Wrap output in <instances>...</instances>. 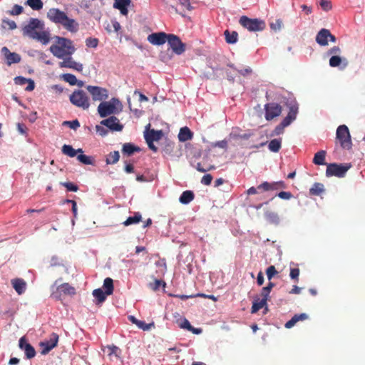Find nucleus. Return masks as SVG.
Segmentation results:
<instances>
[{"instance_id":"obj_11","label":"nucleus","mask_w":365,"mask_h":365,"mask_svg":"<svg viewBox=\"0 0 365 365\" xmlns=\"http://www.w3.org/2000/svg\"><path fill=\"white\" fill-rule=\"evenodd\" d=\"M168 43L173 51L178 55L182 54L185 51V44L182 43L180 38L175 34H169Z\"/></svg>"},{"instance_id":"obj_51","label":"nucleus","mask_w":365,"mask_h":365,"mask_svg":"<svg viewBox=\"0 0 365 365\" xmlns=\"http://www.w3.org/2000/svg\"><path fill=\"white\" fill-rule=\"evenodd\" d=\"M319 5L324 11H328L331 9V2L329 0H320Z\"/></svg>"},{"instance_id":"obj_53","label":"nucleus","mask_w":365,"mask_h":365,"mask_svg":"<svg viewBox=\"0 0 365 365\" xmlns=\"http://www.w3.org/2000/svg\"><path fill=\"white\" fill-rule=\"evenodd\" d=\"M196 168L197 170L200 172V173H205V172H207L210 170H213L215 169V166L214 165H209L208 167H203L202 163H197V166H196Z\"/></svg>"},{"instance_id":"obj_52","label":"nucleus","mask_w":365,"mask_h":365,"mask_svg":"<svg viewBox=\"0 0 365 365\" xmlns=\"http://www.w3.org/2000/svg\"><path fill=\"white\" fill-rule=\"evenodd\" d=\"M86 44L88 47L96 48L98 44V39L96 38H88L86 40Z\"/></svg>"},{"instance_id":"obj_16","label":"nucleus","mask_w":365,"mask_h":365,"mask_svg":"<svg viewBox=\"0 0 365 365\" xmlns=\"http://www.w3.org/2000/svg\"><path fill=\"white\" fill-rule=\"evenodd\" d=\"M101 125L106 126L113 131H120L123 129V125L120 124L119 119L115 116H111L103 120Z\"/></svg>"},{"instance_id":"obj_28","label":"nucleus","mask_w":365,"mask_h":365,"mask_svg":"<svg viewBox=\"0 0 365 365\" xmlns=\"http://www.w3.org/2000/svg\"><path fill=\"white\" fill-rule=\"evenodd\" d=\"M325 191L324 185L321 182H314L313 186L309 189L310 195L319 196Z\"/></svg>"},{"instance_id":"obj_40","label":"nucleus","mask_w":365,"mask_h":365,"mask_svg":"<svg viewBox=\"0 0 365 365\" xmlns=\"http://www.w3.org/2000/svg\"><path fill=\"white\" fill-rule=\"evenodd\" d=\"M26 4L36 11L41 9L43 6L41 0H27Z\"/></svg>"},{"instance_id":"obj_45","label":"nucleus","mask_w":365,"mask_h":365,"mask_svg":"<svg viewBox=\"0 0 365 365\" xmlns=\"http://www.w3.org/2000/svg\"><path fill=\"white\" fill-rule=\"evenodd\" d=\"M274 287V284L272 282H269L268 285L264 287L262 290H261V296L267 299V297L269 295L270 291L272 287Z\"/></svg>"},{"instance_id":"obj_9","label":"nucleus","mask_w":365,"mask_h":365,"mask_svg":"<svg viewBox=\"0 0 365 365\" xmlns=\"http://www.w3.org/2000/svg\"><path fill=\"white\" fill-rule=\"evenodd\" d=\"M119 101L113 98L112 101H103L98 106V115H101V118H105L109 115H113L115 112V103H118Z\"/></svg>"},{"instance_id":"obj_48","label":"nucleus","mask_w":365,"mask_h":365,"mask_svg":"<svg viewBox=\"0 0 365 365\" xmlns=\"http://www.w3.org/2000/svg\"><path fill=\"white\" fill-rule=\"evenodd\" d=\"M277 274V271L274 265H270L266 269V275L269 280H271L273 276Z\"/></svg>"},{"instance_id":"obj_42","label":"nucleus","mask_w":365,"mask_h":365,"mask_svg":"<svg viewBox=\"0 0 365 365\" xmlns=\"http://www.w3.org/2000/svg\"><path fill=\"white\" fill-rule=\"evenodd\" d=\"M6 60L8 64L11 65V63H17L21 61L20 56L16 53H9L6 55Z\"/></svg>"},{"instance_id":"obj_13","label":"nucleus","mask_w":365,"mask_h":365,"mask_svg":"<svg viewBox=\"0 0 365 365\" xmlns=\"http://www.w3.org/2000/svg\"><path fill=\"white\" fill-rule=\"evenodd\" d=\"M58 341V335L56 334H51L50 339L45 340L40 343L41 348V354H46L51 351L53 348H56Z\"/></svg>"},{"instance_id":"obj_57","label":"nucleus","mask_w":365,"mask_h":365,"mask_svg":"<svg viewBox=\"0 0 365 365\" xmlns=\"http://www.w3.org/2000/svg\"><path fill=\"white\" fill-rule=\"evenodd\" d=\"M299 269L298 268H293L291 269V272H289V277L295 282H298L299 280Z\"/></svg>"},{"instance_id":"obj_41","label":"nucleus","mask_w":365,"mask_h":365,"mask_svg":"<svg viewBox=\"0 0 365 365\" xmlns=\"http://www.w3.org/2000/svg\"><path fill=\"white\" fill-rule=\"evenodd\" d=\"M120 158V154L118 151H113L109 153L108 158H106L107 164H114L118 162Z\"/></svg>"},{"instance_id":"obj_19","label":"nucleus","mask_w":365,"mask_h":365,"mask_svg":"<svg viewBox=\"0 0 365 365\" xmlns=\"http://www.w3.org/2000/svg\"><path fill=\"white\" fill-rule=\"evenodd\" d=\"M298 104L294 103L289 106L288 114L287 115L286 118H283L282 120V121H284V125H290V123H292L298 114Z\"/></svg>"},{"instance_id":"obj_33","label":"nucleus","mask_w":365,"mask_h":365,"mask_svg":"<svg viewBox=\"0 0 365 365\" xmlns=\"http://www.w3.org/2000/svg\"><path fill=\"white\" fill-rule=\"evenodd\" d=\"M326 151L320 150L315 153L313 163L316 165H325Z\"/></svg>"},{"instance_id":"obj_35","label":"nucleus","mask_w":365,"mask_h":365,"mask_svg":"<svg viewBox=\"0 0 365 365\" xmlns=\"http://www.w3.org/2000/svg\"><path fill=\"white\" fill-rule=\"evenodd\" d=\"M266 303H267V299L264 298V297L261 299H257L254 300L252 307V313L257 312L259 310H260L262 308L264 307V306L266 304Z\"/></svg>"},{"instance_id":"obj_61","label":"nucleus","mask_w":365,"mask_h":365,"mask_svg":"<svg viewBox=\"0 0 365 365\" xmlns=\"http://www.w3.org/2000/svg\"><path fill=\"white\" fill-rule=\"evenodd\" d=\"M237 71L240 75H242L243 76H247L248 75H250L252 72V70L250 67H247L245 68L237 69Z\"/></svg>"},{"instance_id":"obj_62","label":"nucleus","mask_w":365,"mask_h":365,"mask_svg":"<svg viewBox=\"0 0 365 365\" xmlns=\"http://www.w3.org/2000/svg\"><path fill=\"white\" fill-rule=\"evenodd\" d=\"M180 327L182 329H186L189 330L191 329L192 325L188 322L187 319H185L182 320V322H180Z\"/></svg>"},{"instance_id":"obj_4","label":"nucleus","mask_w":365,"mask_h":365,"mask_svg":"<svg viewBox=\"0 0 365 365\" xmlns=\"http://www.w3.org/2000/svg\"><path fill=\"white\" fill-rule=\"evenodd\" d=\"M336 140L344 149L350 150L353 143L351 140L349 128L345 125H341L336 129Z\"/></svg>"},{"instance_id":"obj_55","label":"nucleus","mask_w":365,"mask_h":365,"mask_svg":"<svg viewBox=\"0 0 365 365\" xmlns=\"http://www.w3.org/2000/svg\"><path fill=\"white\" fill-rule=\"evenodd\" d=\"M165 286V283L160 279H155L153 284H150V287H151L153 290H158L160 286Z\"/></svg>"},{"instance_id":"obj_17","label":"nucleus","mask_w":365,"mask_h":365,"mask_svg":"<svg viewBox=\"0 0 365 365\" xmlns=\"http://www.w3.org/2000/svg\"><path fill=\"white\" fill-rule=\"evenodd\" d=\"M63 59V61L59 63L60 67L73 68L79 71L83 70V65L76 62L71 56H67Z\"/></svg>"},{"instance_id":"obj_23","label":"nucleus","mask_w":365,"mask_h":365,"mask_svg":"<svg viewBox=\"0 0 365 365\" xmlns=\"http://www.w3.org/2000/svg\"><path fill=\"white\" fill-rule=\"evenodd\" d=\"M131 3V0H116L113 4V8L118 9L120 14L123 16H127L128 14V6Z\"/></svg>"},{"instance_id":"obj_7","label":"nucleus","mask_w":365,"mask_h":365,"mask_svg":"<svg viewBox=\"0 0 365 365\" xmlns=\"http://www.w3.org/2000/svg\"><path fill=\"white\" fill-rule=\"evenodd\" d=\"M149 127L150 124H148L147 128ZM163 133L162 130H155L154 129H147L145 133H144V139L146 140L148 148L154 153L157 152L158 148L155 146L153 142L160 140L163 138Z\"/></svg>"},{"instance_id":"obj_24","label":"nucleus","mask_w":365,"mask_h":365,"mask_svg":"<svg viewBox=\"0 0 365 365\" xmlns=\"http://www.w3.org/2000/svg\"><path fill=\"white\" fill-rule=\"evenodd\" d=\"M309 319V316L307 314L302 313V314H295L292 319L287 322L285 324V327L287 329H291L292 328L295 324H297L299 321H304Z\"/></svg>"},{"instance_id":"obj_1","label":"nucleus","mask_w":365,"mask_h":365,"mask_svg":"<svg viewBox=\"0 0 365 365\" xmlns=\"http://www.w3.org/2000/svg\"><path fill=\"white\" fill-rule=\"evenodd\" d=\"M43 24L38 19L31 18L29 23L23 28L24 36L37 40L43 44H47L50 41V33L43 31Z\"/></svg>"},{"instance_id":"obj_5","label":"nucleus","mask_w":365,"mask_h":365,"mask_svg":"<svg viewBox=\"0 0 365 365\" xmlns=\"http://www.w3.org/2000/svg\"><path fill=\"white\" fill-rule=\"evenodd\" d=\"M240 24L250 31H262L266 26L264 21L258 19H250L246 16L240 17Z\"/></svg>"},{"instance_id":"obj_2","label":"nucleus","mask_w":365,"mask_h":365,"mask_svg":"<svg viewBox=\"0 0 365 365\" xmlns=\"http://www.w3.org/2000/svg\"><path fill=\"white\" fill-rule=\"evenodd\" d=\"M47 17L51 21L61 25L71 33H76L79 29L78 23L75 19L69 18L64 11L59 9H50L47 13Z\"/></svg>"},{"instance_id":"obj_64","label":"nucleus","mask_w":365,"mask_h":365,"mask_svg":"<svg viewBox=\"0 0 365 365\" xmlns=\"http://www.w3.org/2000/svg\"><path fill=\"white\" fill-rule=\"evenodd\" d=\"M17 129L21 135H25L26 133V128L24 124L18 123Z\"/></svg>"},{"instance_id":"obj_49","label":"nucleus","mask_w":365,"mask_h":365,"mask_svg":"<svg viewBox=\"0 0 365 365\" xmlns=\"http://www.w3.org/2000/svg\"><path fill=\"white\" fill-rule=\"evenodd\" d=\"M341 53V48L337 46H333L331 48H330L327 52V54L328 56H340Z\"/></svg>"},{"instance_id":"obj_22","label":"nucleus","mask_w":365,"mask_h":365,"mask_svg":"<svg viewBox=\"0 0 365 365\" xmlns=\"http://www.w3.org/2000/svg\"><path fill=\"white\" fill-rule=\"evenodd\" d=\"M11 285L14 289L19 295H21L25 292L26 284L24 279L21 278H15L11 279Z\"/></svg>"},{"instance_id":"obj_21","label":"nucleus","mask_w":365,"mask_h":365,"mask_svg":"<svg viewBox=\"0 0 365 365\" xmlns=\"http://www.w3.org/2000/svg\"><path fill=\"white\" fill-rule=\"evenodd\" d=\"M14 82L16 85L26 86V91H33L35 88L34 81L30 78H26L21 76H17L14 78Z\"/></svg>"},{"instance_id":"obj_47","label":"nucleus","mask_w":365,"mask_h":365,"mask_svg":"<svg viewBox=\"0 0 365 365\" xmlns=\"http://www.w3.org/2000/svg\"><path fill=\"white\" fill-rule=\"evenodd\" d=\"M63 125H67L71 129H77L80 127V123L77 119L73 120H65L63 123Z\"/></svg>"},{"instance_id":"obj_14","label":"nucleus","mask_w":365,"mask_h":365,"mask_svg":"<svg viewBox=\"0 0 365 365\" xmlns=\"http://www.w3.org/2000/svg\"><path fill=\"white\" fill-rule=\"evenodd\" d=\"M169 34L164 32L153 33L148 36V41L153 45H163L168 42Z\"/></svg>"},{"instance_id":"obj_10","label":"nucleus","mask_w":365,"mask_h":365,"mask_svg":"<svg viewBox=\"0 0 365 365\" xmlns=\"http://www.w3.org/2000/svg\"><path fill=\"white\" fill-rule=\"evenodd\" d=\"M282 106L276 103H269L264 105V118L267 120H271L282 113Z\"/></svg>"},{"instance_id":"obj_46","label":"nucleus","mask_w":365,"mask_h":365,"mask_svg":"<svg viewBox=\"0 0 365 365\" xmlns=\"http://www.w3.org/2000/svg\"><path fill=\"white\" fill-rule=\"evenodd\" d=\"M60 185L67 188V190L69 192H76L79 190V187L73 182H60Z\"/></svg>"},{"instance_id":"obj_60","label":"nucleus","mask_w":365,"mask_h":365,"mask_svg":"<svg viewBox=\"0 0 365 365\" xmlns=\"http://www.w3.org/2000/svg\"><path fill=\"white\" fill-rule=\"evenodd\" d=\"M277 196L283 200H289L292 197V192L282 191L277 193Z\"/></svg>"},{"instance_id":"obj_63","label":"nucleus","mask_w":365,"mask_h":365,"mask_svg":"<svg viewBox=\"0 0 365 365\" xmlns=\"http://www.w3.org/2000/svg\"><path fill=\"white\" fill-rule=\"evenodd\" d=\"M180 4L184 6L187 10H192V7L190 4V0H179Z\"/></svg>"},{"instance_id":"obj_27","label":"nucleus","mask_w":365,"mask_h":365,"mask_svg":"<svg viewBox=\"0 0 365 365\" xmlns=\"http://www.w3.org/2000/svg\"><path fill=\"white\" fill-rule=\"evenodd\" d=\"M62 153L70 158H74L77 153H82L83 151L81 148L75 150L71 145L65 144L62 148Z\"/></svg>"},{"instance_id":"obj_15","label":"nucleus","mask_w":365,"mask_h":365,"mask_svg":"<svg viewBox=\"0 0 365 365\" xmlns=\"http://www.w3.org/2000/svg\"><path fill=\"white\" fill-rule=\"evenodd\" d=\"M19 349L24 351L26 358L34 359L35 357V348L30 343H28L24 337L19 339Z\"/></svg>"},{"instance_id":"obj_44","label":"nucleus","mask_w":365,"mask_h":365,"mask_svg":"<svg viewBox=\"0 0 365 365\" xmlns=\"http://www.w3.org/2000/svg\"><path fill=\"white\" fill-rule=\"evenodd\" d=\"M2 27L4 29H9L10 30H14L16 28V24L14 21L9 19H3L2 20Z\"/></svg>"},{"instance_id":"obj_43","label":"nucleus","mask_w":365,"mask_h":365,"mask_svg":"<svg viewBox=\"0 0 365 365\" xmlns=\"http://www.w3.org/2000/svg\"><path fill=\"white\" fill-rule=\"evenodd\" d=\"M77 160H79L81 163L85 164V165H92L93 160L91 157L86 155L85 154H82V153H80L79 155L76 157Z\"/></svg>"},{"instance_id":"obj_3","label":"nucleus","mask_w":365,"mask_h":365,"mask_svg":"<svg viewBox=\"0 0 365 365\" xmlns=\"http://www.w3.org/2000/svg\"><path fill=\"white\" fill-rule=\"evenodd\" d=\"M56 43L50 47V51L58 58H64L67 56H71L76 51L73 42L66 38L55 36Z\"/></svg>"},{"instance_id":"obj_37","label":"nucleus","mask_w":365,"mask_h":365,"mask_svg":"<svg viewBox=\"0 0 365 365\" xmlns=\"http://www.w3.org/2000/svg\"><path fill=\"white\" fill-rule=\"evenodd\" d=\"M107 294L106 291L103 292L102 289H97L93 290V296L98 300V303H102L106 300Z\"/></svg>"},{"instance_id":"obj_36","label":"nucleus","mask_w":365,"mask_h":365,"mask_svg":"<svg viewBox=\"0 0 365 365\" xmlns=\"http://www.w3.org/2000/svg\"><path fill=\"white\" fill-rule=\"evenodd\" d=\"M142 220L141 214L139 212H135V215L133 217H128L125 221L123 222L124 226H130L131 225L137 224L140 222Z\"/></svg>"},{"instance_id":"obj_25","label":"nucleus","mask_w":365,"mask_h":365,"mask_svg":"<svg viewBox=\"0 0 365 365\" xmlns=\"http://www.w3.org/2000/svg\"><path fill=\"white\" fill-rule=\"evenodd\" d=\"M63 79L68 83L71 86L77 85L81 88L83 86V82L82 81H78L76 77L71 73H66L63 75Z\"/></svg>"},{"instance_id":"obj_12","label":"nucleus","mask_w":365,"mask_h":365,"mask_svg":"<svg viewBox=\"0 0 365 365\" xmlns=\"http://www.w3.org/2000/svg\"><path fill=\"white\" fill-rule=\"evenodd\" d=\"M329 41L335 43L336 41V38L331 34L329 30L327 29H322L316 36L317 43L321 46H328Z\"/></svg>"},{"instance_id":"obj_39","label":"nucleus","mask_w":365,"mask_h":365,"mask_svg":"<svg viewBox=\"0 0 365 365\" xmlns=\"http://www.w3.org/2000/svg\"><path fill=\"white\" fill-rule=\"evenodd\" d=\"M103 288L106 289L107 294H113L114 290L113 280L109 277L105 279L103 281Z\"/></svg>"},{"instance_id":"obj_29","label":"nucleus","mask_w":365,"mask_h":365,"mask_svg":"<svg viewBox=\"0 0 365 365\" xmlns=\"http://www.w3.org/2000/svg\"><path fill=\"white\" fill-rule=\"evenodd\" d=\"M58 290L63 293L64 295H75L76 289L73 287L68 283H63L58 286Z\"/></svg>"},{"instance_id":"obj_58","label":"nucleus","mask_w":365,"mask_h":365,"mask_svg":"<svg viewBox=\"0 0 365 365\" xmlns=\"http://www.w3.org/2000/svg\"><path fill=\"white\" fill-rule=\"evenodd\" d=\"M289 124H284V121L282 120L281 123L274 128V135H281L283 133V129L288 126Z\"/></svg>"},{"instance_id":"obj_56","label":"nucleus","mask_w":365,"mask_h":365,"mask_svg":"<svg viewBox=\"0 0 365 365\" xmlns=\"http://www.w3.org/2000/svg\"><path fill=\"white\" fill-rule=\"evenodd\" d=\"M93 101H102L107 98V95L103 93H91Z\"/></svg>"},{"instance_id":"obj_54","label":"nucleus","mask_w":365,"mask_h":365,"mask_svg":"<svg viewBox=\"0 0 365 365\" xmlns=\"http://www.w3.org/2000/svg\"><path fill=\"white\" fill-rule=\"evenodd\" d=\"M23 12V7L20 5H18V4H15L13 8H12V10H11L9 11V14L11 15H19L21 14V13Z\"/></svg>"},{"instance_id":"obj_59","label":"nucleus","mask_w":365,"mask_h":365,"mask_svg":"<svg viewBox=\"0 0 365 365\" xmlns=\"http://www.w3.org/2000/svg\"><path fill=\"white\" fill-rule=\"evenodd\" d=\"M213 177L210 174H205L201 180V183L205 185H210Z\"/></svg>"},{"instance_id":"obj_6","label":"nucleus","mask_w":365,"mask_h":365,"mask_svg":"<svg viewBox=\"0 0 365 365\" xmlns=\"http://www.w3.org/2000/svg\"><path fill=\"white\" fill-rule=\"evenodd\" d=\"M351 168V165L348 163L337 164L332 163L328 164L326 170L327 177L336 176L337 178H343Z\"/></svg>"},{"instance_id":"obj_8","label":"nucleus","mask_w":365,"mask_h":365,"mask_svg":"<svg viewBox=\"0 0 365 365\" xmlns=\"http://www.w3.org/2000/svg\"><path fill=\"white\" fill-rule=\"evenodd\" d=\"M73 105L86 110L90 106V98L86 93H73L69 96Z\"/></svg>"},{"instance_id":"obj_50","label":"nucleus","mask_w":365,"mask_h":365,"mask_svg":"<svg viewBox=\"0 0 365 365\" xmlns=\"http://www.w3.org/2000/svg\"><path fill=\"white\" fill-rule=\"evenodd\" d=\"M136 326L138 327V329H141L143 331H147L149 330L150 327H154V324H147L145 322L140 320V322H138V324H136Z\"/></svg>"},{"instance_id":"obj_34","label":"nucleus","mask_w":365,"mask_h":365,"mask_svg":"<svg viewBox=\"0 0 365 365\" xmlns=\"http://www.w3.org/2000/svg\"><path fill=\"white\" fill-rule=\"evenodd\" d=\"M140 149L130 143H125L123 146V153L127 155H131L135 152H138Z\"/></svg>"},{"instance_id":"obj_18","label":"nucleus","mask_w":365,"mask_h":365,"mask_svg":"<svg viewBox=\"0 0 365 365\" xmlns=\"http://www.w3.org/2000/svg\"><path fill=\"white\" fill-rule=\"evenodd\" d=\"M286 183L282 181L277 182H262L261 185L258 186L259 190L261 191H269L277 190L278 188H286Z\"/></svg>"},{"instance_id":"obj_38","label":"nucleus","mask_w":365,"mask_h":365,"mask_svg":"<svg viewBox=\"0 0 365 365\" xmlns=\"http://www.w3.org/2000/svg\"><path fill=\"white\" fill-rule=\"evenodd\" d=\"M224 34L227 43L232 44L237 42L238 34L236 31L230 32L228 30H226Z\"/></svg>"},{"instance_id":"obj_26","label":"nucleus","mask_w":365,"mask_h":365,"mask_svg":"<svg viewBox=\"0 0 365 365\" xmlns=\"http://www.w3.org/2000/svg\"><path fill=\"white\" fill-rule=\"evenodd\" d=\"M193 134L187 127L180 128L178 134V138L180 142H186L192 138Z\"/></svg>"},{"instance_id":"obj_32","label":"nucleus","mask_w":365,"mask_h":365,"mask_svg":"<svg viewBox=\"0 0 365 365\" xmlns=\"http://www.w3.org/2000/svg\"><path fill=\"white\" fill-rule=\"evenodd\" d=\"M194 199V193L190 190H186L183 192H182L180 197V202L182 204H187L192 201Z\"/></svg>"},{"instance_id":"obj_31","label":"nucleus","mask_w":365,"mask_h":365,"mask_svg":"<svg viewBox=\"0 0 365 365\" xmlns=\"http://www.w3.org/2000/svg\"><path fill=\"white\" fill-rule=\"evenodd\" d=\"M269 149L272 153H277L282 147V139L274 138L271 140L268 145Z\"/></svg>"},{"instance_id":"obj_20","label":"nucleus","mask_w":365,"mask_h":365,"mask_svg":"<svg viewBox=\"0 0 365 365\" xmlns=\"http://www.w3.org/2000/svg\"><path fill=\"white\" fill-rule=\"evenodd\" d=\"M329 63L331 67H340L341 69H344L348 66V61L340 56H332L329 58Z\"/></svg>"},{"instance_id":"obj_30","label":"nucleus","mask_w":365,"mask_h":365,"mask_svg":"<svg viewBox=\"0 0 365 365\" xmlns=\"http://www.w3.org/2000/svg\"><path fill=\"white\" fill-rule=\"evenodd\" d=\"M264 217L267 222L276 225H278L280 222V219L279 218L277 214L274 212L267 211L264 213Z\"/></svg>"}]
</instances>
